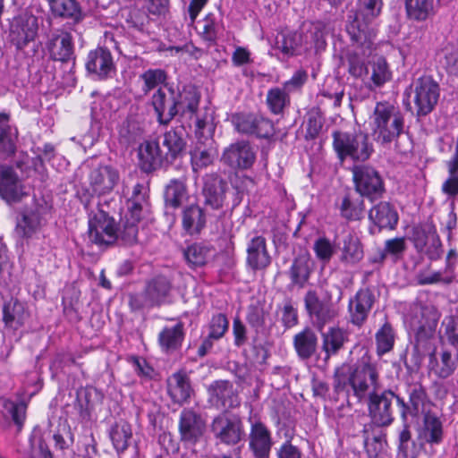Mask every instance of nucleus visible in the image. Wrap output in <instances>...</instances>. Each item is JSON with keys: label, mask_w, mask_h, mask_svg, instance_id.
<instances>
[{"label": "nucleus", "mask_w": 458, "mask_h": 458, "mask_svg": "<svg viewBox=\"0 0 458 458\" xmlns=\"http://www.w3.org/2000/svg\"><path fill=\"white\" fill-rule=\"evenodd\" d=\"M333 387L336 394L352 391L359 402L367 400L380 388L379 371L367 352L353 366L344 363L335 369Z\"/></svg>", "instance_id": "obj_1"}, {"label": "nucleus", "mask_w": 458, "mask_h": 458, "mask_svg": "<svg viewBox=\"0 0 458 458\" xmlns=\"http://www.w3.org/2000/svg\"><path fill=\"white\" fill-rule=\"evenodd\" d=\"M372 134L375 141L389 147L394 143L395 151L406 155L411 149V143L402 147L399 140L404 132V116L400 109L389 102H377L372 116Z\"/></svg>", "instance_id": "obj_2"}, {"label": "nucleus", "mask_w": 458, "mask_h": 458, "mask_svg": "<svg viewBox=\"0 0 458 458\" xmlns=\"http://www.w3.org/2000/svg\"><path fill=\"white\" fill-rule=\"evenodd\" d=\"M332 139L333 149L341 163L347 159L364 162L373 152L368 133L361 130H335L332 132Z\"/></svg>", "instance_id": "obj_3"}, {"label": "nucleus", "mask_w": 458, "mask_h": 458, "mask_svg": "<svg viewBox=\"0 0 458 458\" xmlns=\"http://www.w3.org/2000/svg\"><path fill=\"white\" fill-rule=\"evenodd\" d=\"M368 400V411L370 418L369 424L377 428L388 427L394 421V414L396 405H401L402 415L406 416V403L391 390L377 392Z\"/></svg>", "instance_id": "obj_4"}, {"label": "nucleus", "mask_w": 458, "mask_h": 458, "mask_svg": "<svg viewBox=\"0 0 458 458\" xmlns=\"http://www.w3.org/2000/svg\"><path fill=\"white\" fill-rule=\"evenodd\" d=\"M441 313L431 302L417 300L411 306V327L418 343L434 337Z\"/></svg>", "instance_id": "obj_5"}, {"label": "nucleus", "mask_w": 458, "mask_h": 458, "mask_svg": "<svg viewBox=\"0 0 458 458\" xmlns=\"http://www.w3.org/2000/svg\"><path fill=\"white\" fill-rule=\"evenodd\" d=\"M440 96L439 85L430 76H421L410 86L408 98L414 104L417 117L426 116L436 107Z\"/></svg>", "instance_id": "obj_6"}, {"label": "nucleus", "mask_w": 458, "mask_h": 458, "mask_svg": "<svg viewBox=\"0 0 458 458\" xmlns=\"http://www.w3.org/2000/svg\"><path fill=\"white\" fill-rule=\"evenodd\" d=\"M210 430L216 440L227 445H237L246 436L242 418L228 411H223L213 419Z\"/></svg>", "instance_id": "obj_7"}, {"label": "nucleus", "mask_w": 458, "mask_h": 458, "mask_svg": "<svg viewBox=\"0 0 458 458\" xmlns=\"http://www.w3.org/2000/svg\"><path fill=\"white\" fill-rule=\"evenodd\" d=\"M89 185L92 193L89 190L78 191V197L81 202L88 208L92 194L106 195L110 193L120 180L119 172L110 165H101L93 169L89 174Z\"/></svg>", "instance_id": "obj_8"}, {"label": "nucleus", "mask_w": 458, "mask_h": 458, "mask_svg": "<svg viewBox=\"0 0 458 458\" xmlns=\"http://www.w3.org/2000/svg\"><path fill=\"white\" fill-rule=\"evenodd\" d=\"M231 122L235 131L243 135L271 139L275 134L273 122L259 114L239 112L233 114Z\"/></svg>", "instance_id": "obj_9"}, {"label": "nucleus", "mask_w": 458, "mask_h": 458, "mask_svg": "<svg viewBox=\"0 0 458 458\" xmlns=\"http://www.w3.org/2000/svg\"><path fill=\"white\" fill-rule=\"evenodd\" d=\"M305 310L315 328L322 332L325 326L338 315L330 299H321L315 290H309L303 298Z\"/></svg>", "instance_id": "obj_10"}, {"label": "nucleus", "mask_w": 458, "mask_h": 458, "mask_svg": "<svg viewBox=\"0 0 458 458\" xmlns=\"http://www.w3.org/2000/svg\"><path fill=\"white\" fill-rule=\"evenodd\" d=\"M383 0H358L357 11L353 21L347 26V31L353 42L364 46L367 43V32L361 28L359 20L368 24L379 16L383 8Z\"/></svg>", "instance_id": "obj_11"}, {"label": "nucleus", "mask_w": 458, "mask_h": 458, "mask_svg": "<svg viewBox=\"0 0 458 458\" xmlns=\"http://www.w3.org/2000/svg\"><path fill=\"white\" fill-rule=\"evenodd\" d=\"M356 191L370 200L380 198L385 192L383 180L379 173L371 166L356 165L352 169Z\"/></svg>", "instance_id": "obj_12"}, {"label": "nucleus", "mask_w": 458, "mask_h": 458, "mask_svg": "<svg viewBox=\"0 0 458 458\" xmlns=\"http://www.w3.org/2000/svg\"><path fill=\"white\" fill-rule=\"evenodd\" d=\"M88 233L89 241L98 246H109L118 241L115 221L103 210L89 219Z\"/></svg>", "instance_id": "obj_13"}, {"label": "nucleus", "mask_w": 458, "mask_h": 458, "mask_svg": "<svg viewBox=\"0 0 458 458\" xmlns=\"http://www.w3.org/2000/svg\"><path fill=\"white\" fill-rule=\"evenodd\" d=\"M38 18L30 13H22L13 18L10 28L12 43L20 50L33 42L38 35Z\"/></svg>", "instance_id": "obj_14"}, {"label": "nucleus", "mask_w": 458, "mask_h": 458, "mask_svg": "<svg viewBox=\"0 0 458 458\" xmlns=\"http://www.w3.org/2000/svg\"><path fill=\"white\" fill-rule=\"evenodd\" d=\"M255 160V148L250 141L245 140L232 143L222 155V161L233 169H249L253 165Z\"/></svg>", "instance_id": "obj_15"}, {"label": "nucleus", "mask_w": 458, "mask_h": 458, "mask_svg": "<svg viewBox=\"0 0 458 458\" xmlns=\"http://www.w3.org/2000/svg\"><path fill=\"white\" fill-rule=\"evenodd\" d=\"M375 302L376 295L374 292L368 287L360 288L349 300V321L356 327H362L367 321Z\"/></svg>", "instance_id": "obj_16"}, {"label": "nucleus", "mask_w": 458, "mask_h": 458, "mask_svg": "<svg viewBox=\"0 0 458 458\" xmlns=\"http://www.w3.org/2000/svg\"><path fill=\"white\" fill-rule=\"evenodd\" d=\"M178 93L171 88H159L151 98V105L160 124H168L177 115Z\"/></svg>", "instance_id": "obj_17"}, {"label": "nucleus", "mask_w": 458, "mask_h": 458, "mask_svg": "<svg viewBox=\"0 0 458 458\" xmlns=\"http://www.w3.org/2000/svg\"><path fill=\"white\" fill-rule=\"evenodd\" d=\"M26 195L22 181L14 168L0 164V197L7 202H19Z\"/></svg>", "instance_id": "obj_18"}, {"label": "nucleus", "mask_w": 458, "mask_h": 458, "mask_svg": "<svg viewBox=\"0 0 458 458\" xmlns=\"http://www.w3.org/2000/svg\"><path fill=\"white\" fill-rule=\"evenodd\" d=\"M273 440L271 432L259 420L251 422L249 434V449L254 458H269Z\"/></svg>", "instance_id": "obj_19"}, {"label": "nucleus", "mask_w": 458, "mask_h": 458, "mask_svg": "<svg viewBox=\"0 0 458 458\" xmlns=\"http://www.w3.org/2000/svg\"><path fill=\"white\" fill-rule=\"evenodd\" d=\"M206 421L192 409H183L180 415L179 432L184 442L196 443L204 434Z\"/></svg>", "instance_id": "obj_20"}, {"label": "nucleus", "mask_w": 458, "mask_h": 458, "mask_svg": "<svg viewBox=\"0 0 458 458\" xmlns=\"http://www.w3.org/2000/svg\"><path fill=\"white\" fill-rule=\"evenodd\" d=\"M210 403L223 411L236 408L240 405V399L233 385L227 380H216L208 388Z\"/></svg>", "instance_id": "obj_21"}, {"label": "nucleus", "mask_w": 458, "mask_h": 458, "mask_svg": "<svg viewBox=\"0 0 458 458\" xmlns=\"http://www.w3.org/2000/svg\"><path fill=\"white\" fill-rule=\"evenodd\" d=\"M228 183L216 174L207 175L203 186L205 205L216 210H221L225 203Z\"/></svg>", "instance_id": "obj_22"}, {"label": "nucleus", "mask_w": 458, "mask_h": 458, "mask_svg": "<svg viewBox=\"0 0 458 458\" xmlns=\"http://www.w3.org/2000/svg\"><path fill=\"white\" fill-rule=\"evenodd\" d=\"M173 290V280L164 275H157L148 280L144 288V296L149 306H160L165 303Z\"/></svg>", "instance_id": "obj_23"}, {"label": "nucleus", "mask_w": 458, "mask_h": 458, "mask_svg": "<svg viewBox=\"0 0 458 458\" xmlns=\"http://www.w3.org/2000/svg\"><path fill=\"white\" fill-rule=\"evenodd\" d=\"M102 394L93 386L81 387L76 393L74 409L79 420L83 423L91 420L96 405L102 402Z\"/></svg>", "instance_id": "obj_24"}, {"label": "nucleus", "mask_w": 458, "mask_h": 458, "mask_svg": "<svg viewBox=\"0 0 458 458\" xmlns=\"http://www.w3.org/2000/svg\"><path fill=\"white\" fill-rule=\"evenodd\" d=\"M139 166L144 173L149 174L159 169L167 156L160 149L157 141L150 140L141 143L139 147Z\"/></svg>", "instance_id": "obj_25"}, {"label": "nucleus", "mask_w": 458, "mask_h": 458, "mask_svg": "<svg viewBox=\"0 0 458 458\" xmlns=\"http://www.w3.org/2000/svg\"><path fill=\"white\" fill-rule=\"evenodd\" d=\"M87 70L104 79L114 72L115 66L111 52L106 47H98L89 53L86 63Z\"/></svg>", "instance_id": "obj_26"}, {"label": "nucleus", "mask_w": 458, "mask_h": 458, "mask_svg": "<svg viewBox=\"0 0 458 458\" xmlns=\"http://www.w3.org/2000/svg\"><path fill=\"white\" fill-rule=\"evenodd\" d=\"M313 270V261L308 252L300 253L294 258L287 272L290 285L302 289L308 284Z\"/></svg>", "instance_id": "obj_27"}, {"label": "nucleus", "mask_w": 458, "mask_h": 458, "mask_svg": "<svg viewBox=\"0 0 458 458\" xmlns=\"http://www.w3.org/2000/svg\"><path fill=\"white\" fill-rule=\"evenodd\" d=\"M444 435L443 422L440 418L430 411L426 412L418 434L421 444L440 445L444 440Z\"/></svg>", "instance_id": "obj_28"}, {"label": "nucleus", "mask_w": 458, "mask_h": 458, "mask_svg": "<svg viewBox=\"0 0 458 458\" xmlns=\"http://www.w3.org/2000/svg\"><path fill=\"white\" fill-rule=\"evenodd\" d=\"M271 263V257L267 249V241L263 236L250 240L247 248V264L252 270H264Z\"/></svg>", "instance_id": "obj_29"}, {"label": "nucleus", "mask_w": 458, "mask_h": 458, "mask_svg": "<svg viewBox=\"0 0 458 458\" xmlns=\"http://www.w3.org/2000/svg\"><path fill=\"white\" fill-rule=\"evenodd\" d=\"M369 218L379 229H394L398 223L399 216L391 203L381 201L370 208Z\"/></svg>", "instance_id": "obj_30"}, {"label": "nucleus", "mask_w": 458, "mask_h": 458, "mask_svg": "<svg viewBox=\"0 0 458 458\" xmlns=\"http://www.w3.org/2000/svg\"><path fill=\"white\" fill-rule=\"evenodd\" d=\"M167 389L174 403L179 404L186 403L193 393L190 377L184 371L175 372L168 377Z\"/></svg>", "instance_id": "obj_31"}, {"label": "nucleus", "mask_w": 458, "mask_h": 458, "mask_svg": "<svg viewBox=\"0 0 458 458\" xmlns=\"http://www.w3.org/2000/svg\"><path fill=\"white\" fill-rule=\"evenodd\" d=\"M47 48L54 60L67 62L73 54L72 36L65 31L53 33L47 43Z\"/></svg>", "instance_id": "obj_32"}, {"label": "nucleus", "mask_w": 458, "mask_h": 458, "mask_svg": "<svg viewBox=\"0 0 458 458\" xmlns=\"http://www.w3.org/2000/svg\"><path fill=\"white\" fill-rule=\"evenodd\" d=\"M321 349L325 352L324 359L327 360L344 348L345 343L349 341V334L344 328L332 327L327 332L321 333Z\"/></svg>", "instance_id": "obj_33"}, {"label": "nucleus", "mask_w": 458, "mask_h": 458, "mask_svg": "<svg viewBox=\"0 0 458 458\" xmlns=\"http://www.w3.org/2000/svg\"><path fill=\"white\" fill-rule=\"evenodd\" d=\"M148 200L147 189L143 184L137 183L134 185L131 198L127 203V213L131 220L140 223V221L148 212Z\"/></svg>", "instance_id": "obj_34"}, {"label": "nucleus", "mask_w": 458, "mask_h": 458, "mask_svg": "<svg viewBox=\"0 0 458 458\" xmlns=\"http://www.w3.org/2000/svg\"><path fill=\"white\" fill-rule=\"evenodd\" d=\"M189 198L185 179H172L166 184L164 191L165 208L177 209L185 204Z\"/></svg>", "instance_id": "obj_35"}, {"label": "nucleus", "mask_w": 458, "mask_h": 458, "mask_svg": "<svg viewBox=\"0 0 458 458\" xmlns=\"http://www.w3.org/2000/svg\"><path fill=\"white\" fill-rule=\"evenodd\" d=\"M4 321L9 327L17 329L30 318L26 305L17 299H11L3 308Z\"/></svg>", "instance_id": "obj_36"}, {"label": "nucleus", "mask_w": 458, "mask_h": 458, "mask_svg": "<svg viewBox=\"0 0 458 458\" xmlns=\"http://www.w3.org/2000/svg\"><path fill=\"white\" fill-rule=\"evenodd\" d=\"M293 346L301 360H308L311 358L317 351V335L310 327H306L294 335Z\"/></svg>", "instance_id": "obj_37"}, {"label": "nucleus", "mask_w": 458, "mask_h": 458, "mask_svg": "<svg viewBox=\"0 0 458 458\" xmlns=\"http://www.w3.org/2000/svg\"><path fill=\"white\" fill-rule=\"evenodd\" d=\"M176 98L177 114L192 119L196 115L200 101V95L194 88H184L182 92H177Z\"/></svg>", "instance_id": "obj_38"}, {"label": "nucleus", "mask_w": 458, "mask_h": 458, "mask_svg": "<svg viewBox=\"0 0 458 458\" xmlns=\"http://www.w3.org/2000/svg\"><path fill=\"white\" fill-rule=\"evenodd\" d=\"M377 428L373 424H365L361 430L365 451L369 458H377L383 452L386 444V436L381 431L376 432Z\"/></svg>", "instance_id": "obj_39"}, {"label": "nucleus", "mask_w": 458, "mask_h": 458, "mask_svg": "<svg viewBox=\"0 0 458 458\" xmlns=\"http://www.w3.org/2000/svg\"><path fill=\"white\" fill-rule=\"evenodd\" d=\"M184 339L183 324L178 322L174 327H166L159 333L158 343L161 349L169 353L177 351Z\"/></svg>", "instance_id": "obj_40"}, {"label": "nucleus", "mask_w": 458, "mask_h": 458, "mask_svg": "<svg viewBox=\"0 0 458 458\" xmlns=\"http://www.w3.org/2000/svg\"><path fill=\"white\" fill-rule=\"evenodd\" d=\"M214 253L215 249L210 244L196 242L190 245L183 255L189 267L197 268L205 266Z\"/></svg>", "instance_id": "obj_41"}, {"label": "nucleus", "mask_w": 458, "mask_h": 458, "mask_svg": "<svg viewBox=\"0 0 458 458\" xmlns=\"http://www.w3.org/2000/svg\"><path fill=\"white\" fill-rule=\"evenodd\" d=\"M206 225V215L199 205L192 204L182 211V227L190 234L200 233Z\"/></svg>", "instance_id": "obj_42"}, {"label": "nucleus", "mask_w": 458, "mask_h": 458, "mask_svg": "<svg viewBox=\"0 0 458 458\" xmlns=\"http://www.w3.org/2000/svg\"><path fill=\"white\" fill-rule=\"evenodd\" d=\"M458 367V351L453 352L449 350H443L440 352L439 360H435L431 367L434 375L441 379H445L454 374Z\"/></svg>", "instance_id": "obj_43"}, {"label": "nucleus", "mask_w": 458, "mask_h": 458, "mask_svg": "<svg viewBox=\"0 0 458 458\" xmlns=\"http://www.w3.org/2000/svg\"><path fill=\"white\" fill-rule=\"evenodd\" d=\"M364 256L363 248L358 237L349 234L343 242L340 261L347 266L358 264Z\"/></svg>", "instance_id": "obj_44"}, {"label": "nucleus", "mask_w": 458, "mask_h": 458, "mask_svg": "<svg viewBox=\"0 0 458 458\" xmlns=\"http://www.w3.org/2000/svg\"><path fill=\"white\" fill-rule=\"evenodd\" d=\"M54 16L72 19L75 22L81 20L82 14L75 0H47Z\"/></svg>", "instance_id": "obj_45"}, {"label": "nucleus", "mask_w": 458, "mask_h": 458, "mask_svg": "<svg viewBox=\"0 0 458 458\" xmlns=\"http://www.w3.org/2000/svg\"><path fill=\"white\" fill-rule=\"evenodd\" d=\"M407 17L424 21L434 15V0H404Z\"/></svg>", "instance_id": "obj_46"}, {"label": "nucleus", "mask_w": 458, "mask_h": 458, "mask_svg": "<svg viewBox=\"0 0 458 458\" xmlns=\"http://www.w3.org/2000/svg\"><path fill=\"white\" fill-rule=\"evenodd\" d=\"M163 146L167 148L165 153L169 161H174L185 149L186 141L182 136V130L171 129L163 136Z\"/></svg>", "instance_id": "obj_47"}, {"label": "nucleus", "mask_w": 458, "mask_h": 458, "mask_svg": "<svg viewBox=\"0 0 458 458\" xmlns=\"http://www.w3.org/2000/svg\"><path fill=\"white\" fill-rule=\"evenodd\" d=\"M340 213L346 220H360L364 214V201L362 198L346 194L342 199Z\"/></svg>", "instance_id": "obj_48"}, {"label": "nucleus", "mask_w": 458, "mask_h": 458, "mask_svg": "<svg viewBox=\"0 0 458 458\" xmlns=\"http://www.w3.org/2000/svg\"><path fill=\"white\" fill-rule=\"evenodd\" d=\"M8 122L9 114L0 113V155L3 157H10L16 150V145L12 135V128Z\"/></svg>", "instance_id": "obj_49"}, {"label": "nucleus", "mask_w": 458, "mask_h": 458, "mask_svg": "<svg viewBox=\"0 0 458 458\" xmlns=\"http://www.w3.org/2000/svg\"><path fill=\"white\" fill-rule=\"evenodd\" d=\"M131 437V425L125 420H119L111 428L110 438L118 452H123L128 447Z\"/></svg>", "instance_id": "obj_50"}, {"label": "nucleus", "mask_w": 458, "mask_h": 458, "mask_svg": "<svg viewBox=\"0 0 458 458\" xmlns=\"http://www.w3.org/2000/svg\"><path fill=\"white\" fill-rule=\"evenodd\" d=\"M267 105L272 114H281L290 105V97L284 89H270L267 94Z\"/></svg>", "instance_id": "obj_51"}, {"label": "nucleus", "mask_w": 458, "mask_h": 458, "mask_svg": "<svg viewBox=\"0 0 458 458\" xmlns=\"http://www.w3.org/2000/svg\"><path fill=\"white\" fill-rule=\"evenodd\" d=\"M199 35L201 38L207 41L209 45H214L216 42L218 36L223 30L222 24L216 19V17L209 13L200 22Z\"/></svg>", "instance_id": "obj_52"}, {"label": "nucleus", "mask_w": 458, "mask_h": 458, "mask_svg": "<svg viewBox=\"0 0 458 458\" xmlns=\"http://www.w3.org/2000/svg\"><path fill=\"white\" fill-rule=\"evenodd\" d=\"M394 332L389 322H386L376 333L377 353L379 356L389 352L394 344Z\"/></svg>", "instance_id": "obj_53"}, {"label": "nucleus", "mask_w": 458, "mask_h": 458, "mask_svg": "<svg viewBox=\"0 0 458 458\" xmlns=\"http://www.w3.org/2000/svg\"><path fill=\"white\" fill-rule=\"evenodd\" d=\"M409 404H406V414L416 416L424 405L427 397L426 390L420 383H414L409 386Z\"/></svg>", "instance_id": "obj_54"}, {"label": "nucleus", "mask_w": 458, "mask_h": 458, "mask_svg": "<svg viewBox=\"0 0 458 458\" xmlns=\"http://www.w3.org/2000/svg\"><path fill=\"white\" fill-rule=\"evenodd\" d=\"M341 64L347 68L349 74L354 78H361L369 72L363 58L355 52H347L342 57Z\"/></svg>", "instance_id": "obj_55"}, {"label": "nucleus", "mask_w": 458, "mask_h": 458, "mask_svg": "<svg viewBox=\"0 0 458 458\" xmlns=\"http://www.w3.org/2000/svg\"><path fill=\"white\" fill-rule=\"evenodd\" d=\"M201 144L202 142L199 141V144L191 151V160L194 171L211 165L216 157V151L213 148L202 147Z\"/></svg>", "instance_id": "obj_56"}, {"label": "nucleus", "mask_w": 458, "mask_h": 458, "mask_svg": "<svg viewBox=\"0 0 458 458\" xmlns=\"http://www.w3.org/2000/svg\"><path fill=\"white\" fill-rule=\"evenodd\" d=\"M392 78L388 64L384 57H377L371 63L370 80L374 87H382Z\"/></svg>", "instance_id": "obj_57"}, {"label": "nucleus", "mask_w": 458, "mask_h": 458, "mask_svg": "<svg viewBox=\"0 0 458 458\" xmlns=\"http://www.w3.org/2000/svg\"><path fill=\"white\" fill-rule=\"evenodd\" d=\"M420 448L411 439V433L408 426H404L399 434L398 455L400 458H417Z\"/></svg>", "instance_id": "obj_58"}, {"label": "nucleus", "mask_w": 458, "mask_h": 458, "mask_svg": "<svg viewBox=\"0 0 458 458\" xmlns=\"http://www.w3.org/2000/svg\"><path fill=\"white\" fill-rule=\"evenodd\" d=\"M193 118H195V135L199 140H211L215 131L212 115L207 113L202 115L196 114Z\"/></svg>", "instance_id": "obj_59"}, {"label": "nucleus", "mask_w": 458, "mask_h": 458, "mask_svg": "<svg viewBox=\"0 0 458 458\" xmlns=\"http://www.w3.org/2000/svg\"><path fill=\"white\" fill-rule=\"evenodd\" d=\"M138 224V222L131 220L128 216H125L122 220L120 227L117 229L118 240L126 245L136 243L139 231Z\"/></svg>", "instance_id": "obj_60"}, {"label": "nucleus", "mask_w": 458, "mask_h": 458, "mask_svg": "<svg viewBox=\"0 0 458 458\" xmlns=\"http://www.w3.org/2000/svg\"><path fill=\"white\" fill-rule=\"evenodd\" d=\"M432 235H437L436 229L432 225H418L412 230V241L414 247L422 252L428 243L432 240Z\"/></svg>", "instance_id": "obj_61"}, {"label": "nucleus", "mask_w": 458, "mask_h": 458, "mask_svg": "<svg viewBox=\"0 0 458 458\" xmlns=\"http://www.w3.org/2000/svg\"><path fill=\"white\" fill-rule=\"evenodd\" d=\"M140 135V128L135 121L125 120L119 128V141L123 145L135 142Z\"/></svg>", "instance_id": "obj_62"}, {"label": "nucleus", "mask_w": 458, "mask_h": 458, "mask_svg": "<svg viewBox=\"0 0 458 458\" xmlns=\"http://www.w3.org/2000/svg\"><path fill=\"white\" fill-rule=\"evenodd\" d=\"M298 46L299 40L296 33H281L276 38V48L286 57L293 55Z\"/></svg>", "instance_id": "obj_63"}, {"label": "nucleus", "mask_w": 458, "mask_h": 458, "mask_svg": "<svg viewBox=\"0 0 458 458\" xmlns=\"http://www.w3.org/2000/svg\"><path fill=\"white\" fill-rule=\"evenodd\" d=\"M313 250L318 260L328 263L335 253L336 247L328 238L323 236L314 242Z\"/></svg>", "instance_id": "obj_64"}]
</instances>
